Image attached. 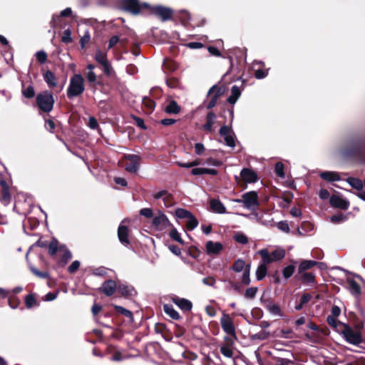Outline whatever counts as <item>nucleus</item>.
<instances>
[{"mask_svg":"<svg viewBox=\"0 0 365 365\" xmlns=\"http://www.w3.org/2000/svg\"><path fill=\"white\" fill-rule=\"evenodd\" d=\"M346 282L349 286V290L353 295H360L361 289L360 285L353 279L347 278Z\"/></svg>","mask_w":365,"mask_h":365,"instance_id":"29","label":"nucleus"},{"mask_svg":"<svg viewBox=\"0 0 365 365\" xmlns=\"http://www.w3.org/2000/svg\"><path fill=\"white\" fill-rule=\"evenodd\" d=\"M31 271L34 275H36V277H38L39 278H41V279H49L50 278V275L48 272L39 271L35 267H31Z\"/></svg>","mask_w":365,"mask_h":365,"instance_id":"54","label":"nucleus"},{"mask_svg":"<svg viewBox=\"0 0 365 365\" xmlns=\"http://www.w3.org/2000/svg\"><path fill=\"white\" fill-rule=\"evenodd\" d=\"M250 269L251 264L245 263V267L243 269V274L242 276V284L244 285H249L250 284Z\"/></svg>","mask_w":365,"mask_h":365,"instance_id":"34","label":"nucleus"},{"mask_svg":"<svg viewBox=\"0 0 365 365\" xmlns=\"http://www.w3.org/2000/svg\"><path fill=\"white\" fill-rule=\"evenodd\" d=\"M220 352L223 356L227 358H232L233 356V351L229 346L228 344H224L220 346Z\"/></svg>","mask_w":365,"mask_h":365,"instance_id":"52","label":"nucleus"},{"mask_svg":"<svg viewBox=\"0 0 365 365\" xmlns=\"http://www.w3.org/2000/svg\"><path fill=\"white\" fill-rule=\"evenodd\" d=\"M269 254H270L272 259L274 262L280 261L285 256V252L284 250H282V249L275 250L272 251V252H269Z\"/></svg>","mask_w":365,"mask_h":365,"instance_id":"39","label":"nucleus"},{"mask_svg":"<svg viewBox=\"0 0 365 365\" xmlns=\"http://www.w3.org/2000/svg\"><path fill=\"white\" fill-rule=\"evenodd\" d=\"M210 206L212 212L215 213L224 214L226 212V207L220 200H210Z\"/></svg>","mask_w":365,"mask_h":365,"instance_id":"23","label":"nucleus"},{"mask_svg":"<svg viewBox=\"0 0 365 365\" xmlns=\"http://www.w3.org/2000/svg\"><path fill=\"white\" fill-rule=\"evenodd\" d=\"M36 60L40 64H43L47 61L48 55L43 51H39L36 53Z\"/></svg>","mask_w":365,"mask_h":365,"instance_id":"56","label":"nucleus"},{"mask_svg":"<svg viewBox=\"0 0 365 365\" xmlns=\"http://www.w3.org/2000/svg\"><path fill=\"white\" fill-rule=\"evenodd\" d=\"M71 38V31L69 29H66L63 31V36L61 37V41L64 43H69L72 42Z\"/></svg>","mask_w":365,"mask_h":365,"instance_id":"57","label":"nucleus"},{"mask_svg":"<svg viewBox=\"0 0 365 365\" xmlns=\"http://www.w3.org/2000/svg\"><path fill=\"white\" fill-rule=\"evenodd\" d=\"M58 244V241L53 238L49 243L48 254L55 259L58 251L63 252L58 264L59 267H64L72 258V254L65 245Z\"/></svg>","mask_w":365,"mask_h":365,"instance_id":"4","label":"nucleus"},{"mask_svg":"<svg viewBox=\"0 0 365 365\" xmlns=\"http://www.w3.org/2000/svg\"><path fill=\"white\" fill-rule=\"evenodd\" d=\"M116 291L120 296L125 298L131 297L137 294V292L134 287L121 283L117 285Z\"/></svg>","mask_w":365,"mask_h":365,"instance_id":"19","label":"nucleus"},{"mask_svg":"<svg viewBox=\"0 0 365 365\" xmlns=\"http://www.w3.org/2000/svg\"><path fill=\"white\" fill-rule=\"evenodd\" d=\"M147 12L159 17L163 21L170 19L173 14V11L171 9L160 5L155 6L150 5V8L147 9Z\"/></svg>","mask_w":365,"mask_h":365,"instance_id":"8","label":"nucleus"},{"mask_svg":"<svg viewBox=\"0 0 365 365\" xmlns=\"http://www.w3.org/2000/svg\"><path fill=\"white\" fill-rule=\"evenodd\" d=\"M222 330L228 335L236 338L235 327L232 319L227 314L223 313L220 319Z\"/></svg>","mask_w":365,"mask_h":365,"instance_id":"11","label":"nucleus"},{"mask_svg":"<svg viewBox=\"0 0 365 365\" xmlns=\"http://www.w3.org/2000/svg\"><path fill=\"white\" fill-rule=\"evenodd\" d=\"M317 264V261L314 260H302L298 267V273H304L305 271L312 268Z\"/></svg>","mask_w":365,"mask_h":365,"instance_id":"27","label":"nucleus"},{"mask_svg":"<svg viewBox=\"0 0 365 365\" xmlns=\"http://www.w3.org/2000/svg\"><path fill=\"white\" fill-rule=\"evenodd\" d=\"M188 255L194 259H197L200 255V251L195 246H190L188 248Z\"/></svg>","mask_w":365,"mask_h":365,"instance_id":"60","label":"nucleus"},{"mask_svg":"<svg viewBox=\"0 0 365 365\" xmlns=\"http://www.w3.org/2000/svg\"><path fill=\"white\" fill-rule=\"evenodd\" d=\"M163 202L165 207H170L175 204V198L173 194L167 192V194L165 195L163 198Z\"/></svg>","mask_w":365,"mask_h":365,"instance_id":"44","label":"nucleus"},{"mask_svg":"<svg viewBox=\"0 0 365 365\" xmlns=\"http://www.w3.org/2000/svg\"><path fill=\"white\" fill-rule=\"evenodd\" d=\"M274 172L278 177L284 178L285 173L284 164L281 162L277 163L274 166Z\"/></svg>","mask_w":365,"mask_h":365,"instance_id":"53","label":"nucleus"},{"mask_svg":"<svg viewBox=\"0 0 365 365\" xmlns=\"http://www.w3.org/2000/svg\"><path fill=\"white\" fill-rule=\"evenodd\" d=\"M347 182L353 188L357 190H361L363 189V182L359 178H349Z\"/></svg>","mask_w":365,"mask_h":365,"instance_id":"37","label":"nucleus"},{"mask_svg":"<svg viewBox=\"0 0 365 365\" xmlns=\"http://www.w3.org/2000/svg\"><path fill=\"white\" fill-rule=\"evenodd\" d=\"M43 78L50 89L58 88L56 93H60L63 90V85H58V79L55 73L51 71L47 70L46 72H44L43 73Z\"/></svg>","mask_w":365,"mask_h":365,"instance_id":"12","label":"nucleus"},{"mask_svg":"<svg viewBox=\"0 0 365 365\" xmlns=\"http://www.w3.org/2000/svg\"><path fill=\"white\" fill-rule=\"evenodd\" d=\"M0 185L1 187L0 201L6 205H9L11 200L9 185L4 180L0 181Z\"/></svg>","mask_w":365,"mask_h":365,"instance_id":"18","label":"nucleus"},{"mask_svg":"<svg viewBox=\"0 0 365 365\" xmlns=\"http://www.w3.org/2000/svg\"><path fill=\"white\" fill-rule=\"evenodd\" d=\"M54 103L55 99L51 91L45 90L36 95V105L43 113H50L53 109Z\"/></svg>","mask_w":365,"mask_h":365,"instance_id":"3","label":"nucleus"},{"mask_svg":"<svg viewBox=\"0 0 365 365\" xmlns=\"http://www.w3.org/2000/svg\"><path fill=\"white\" fill-rule=\"evenodd\" d=\"M235 201L243 203L244 207L249 210H254L259 205L258 195L256 191L245 192L242 195V199H237Z\"/></svg>","mask_w":365,"mask_h":365,"instance_id":"7","label":"nucleus"},{"mask_svg":"<svg viewBox=\"0 0 365 365\" xmlns=\"http://www.w3.org/2000/svg\"><path fill=\"white\" fill-rule=\"evenodd\" d=\"M21 93L22 95L28 99L33 98L35 96V90L32 85L26 87L24 84H23Z\"/></svg>","mask_w":365,"mask_h":365,"instance_id":"35","label":"nucleus"},{"mask_svg":"<svg viewBox=\"0 0 365 365\" xmlns=\"http://www.w3.org/2000/svg\"><path fill=\"white\" fill-rule=\"evenodd\" d=\"M8 302L12 309H16L21 304L20 299L15 295H11L9 297Z\"/></svg>","mask_w":365,"mask_h":365,"instance_id":"55","label":"nucleus"},{"mask_svg":"<svg viewBox=\"0 0 365 365\" xmlns=\"http://www.w3.org/2000/svg\"><path fill=\"white\" fill-rule=\"evenodd\" d=\"M24 303L27 309H31L34 307L39 306V302L36 299V294L35 293L27 294L24 298Z\"/></svg>","mask_w":365,"mask_h":365,"instance_id":"26","label":"nucleus"},{"mask_svg":"<svg viewBox=\"0 0 365 365\" xmlns=\"http://www.w3.org/2000/svg\"><path fill=\"white\" fill-rule=\"evenodd\" d=\"M117 285V283L113 279L106 280L102 283L101 287L98 289V292L107 297H111L115 292Z\"/></svg>","mask_w":365,"mask_h":365,"instance_id":"14","label":"nucleus"},{"mask_svg":"<svg viewBox=\"0 0 365 365\" xmlns=\"http://www.w3.org/2000/svg\"><path fill=\"white\" fill-rule=\"evenodd\" d=\"M143 104L150 112H152L155 107V102L147 96L143 98Z\"/></svg>","mask_w":365,"mask_h":365,"instance_id":"46","label":"nucleus"},{"mask_svg":"<svg viewBox=\"0 0 365 365\" xmlns=\"http://www.w3.org/2000/svg\"><path fill=\"white\" fill-rule=\"evenodd\" d=\"M85 91L84 78L81 74L75 73L70 78V83L67 88V97L73 99L81 96Z\"/></svg>","mask_w":365,"mask_h":365,"instance_id":"5","label":"nucleus"},{"mask_svg":"<svg viewBox=\"0 0 365 365\" xmlns=\"http://www.w3.org/2000/svg\"><path fill=\"white\" fill-rule=\"evenodd\" d=\"M113 308L118 314H121L128 318L129 321L133 320V314L131 311L119 305H113Z\"/></svg>","mask_w":365,"mask_h":365,"instance_id":"30","label":"nucleus"},{"mask_svg":"<svg viewBox=\"0 0 365 365\" xmlns=\"http://www.w3.org/2000/svg\"><path fill=\"white\" fill-rule=\"evenodd\" d=\"M130 230L128 226L120 224L118 228V237L120 242L128 247L130 245V240L129 238Z\"/></svg>","mask_w":365,"mask_h":365,"instance_id":"15","label":"nucleus"},{"mask_svg":"<svg viewBox=\"0 0 365 365\" xmlns=\"http://www.w3.org/2000/svg\"><path fill=\"white\" fill-rule=\"evenodd\" d=\"M165 82L166 85L170 88H178L180 86V80L173 76L167 78Z\"/></svg>","mask_w":365,"mask_h":365,"instance_id":"43","label":"nucleus"},{"mask_svg":"<svg viewBox=\"0 0 365 365\" xmlns=\"http://www.w3.org/2000/svg\"><path fill=\"white\" fill-rule=\"evenodd\" d=\"M265 307L270 313L275 315L282 316L281 309L278 304L269 302L266 304Z\"/></svg>","mask_w":365,"mask_h":365,"instance_id":"38","label":"nucleus"},{"mask_svg":"<svg viewBox=\"0 0 365 365\" xmlns=\"http://www.w3.org/2000/svg\"><path fill=\"white\" fill-rule=\"evenodd\" d=\"M153 225L158 230H164L169 226H172L168 217L161 211H159L158 215L153 217Z\"/></svg>","mask_w":365,"mask_h":365,"instance_id":"13","label":"nucleus"},{"mask_svg":"<svg viewBox=\"0 0 365 365\" xmlns=\"http://www.w3.org/2000/svg\"><path fill=\"white\" fill-rule=\"evenodd\" d=\"M226 86L224 85L215 84L212 86L208 91L207 96H213L218 99L222 97L226 92Z\"/></svg>","mask_w":365,"mask_h":365,"instance_id":"22","label":"nucleus"},{"mask_svg":"<svg viewBox=\"0 0 365 365\" xmlns=\"http://www.w3.org/2000/svg\"><path fill=\"white\" fill-rule=\"evenodd\" d=\"M257 287H252L247 288L245 292V297L247 299H253L257 292Z\"/></svg>","mask_w":365,"mask_h":365,"instance_id":"58","label":"nucleus"},{"mask_svg":"<svg viewBox=\"0 0 365 365\" xmlns=\"http://www.w3.org/2000/svg\"><path fill=\"white\" fill-rule=\"evenodd\" d=\"M169 235H170V238L173 239V240L179 242L181 245H184V243H185L184 240L181 238V237L176 228L173 227L170 230Z\"/></svg>","mask_w":365,"mask_h":365,"instance_id":"51","label":"nucleus"},{"mask_svg":"<svg viewBox=\"0 0 365 365\" xmlns=\"http://www.w3.org/2000/svg\"><path fill=\"white\" fill-rule=\"evenodd\" d=\"M180 106L175 101H171L169 104L166 106L165 111L168 114H178L180 112Z\"/></svg>","mask_w":365,"mask_h":365,"instance_id":"31","label":"nucleus"},{"mask_svg":"<svg viewBox=\"0 0 365 365\" xmlns=\"http://www.w3.org/2000/svg\"><path fill=\"white\" fill-rule=\"evenodd\" d=\"M268 75L267 69L258 68L255 71V76L257 79H262Z\"/></svg>","mask_w":365,"mask_h":365,"instance_id":"61","label":"nucleus"},{"mask_svg":"<svg viewBox=\"0 0 365 365\" xmlns=\"http://www.w3.org/2000/svg\"><path fill=\"white\" fill-rule=\"evenodd\" d=\"M223 245L220 242L209 240L205 244V252L208 255H217L223 250Z\"/></svg>","mask_w":365,"mask_h":365,"instance_id":"16","label":"nucleus"},{"mask_svg":"<svg viewBox=\"0 0 365 365\" xmlns=\"http://www.w3.org/2000/svg\"><path fill=\"white\" fill-rule=\"evenodd\" d=\"M172 302L176 304L182 312H190L192 308V303L185 298H180L175 296L172 298Z\"/></svg>","mask_w":365,"mask_h":365,"instance_id":"21","label":"nucleus"},{"mask_svg":"<svg viewBox=\"0 0 365 365\" xmlns=\"http://www.w3.org/2000/svg\"><path fill=\"white\" fill-rule=\"evenodd\" d=\"M228 284L231 289H232L237 294H241L242 291V282H235L233 280L229 279L227 280Z\"/></svg>","mask_w":365,"mask_h":365,"instance_id":"50","label":"nucleus"},{"mask_svg":"<svg viewBox=\"0 0 365 365\" xmlns=\"http://www.w3.org/2000/svg\"><path fill=\"white\" fill-rule=\"evenodd\" d=\"M232 132L231 126L224 125H222L219 130V134L221 136L225 137L230 135V133Z\"/></svg>","mask_w":365,"mask_h":365,"instance_id":"64","label":"nucleus"},{"mask_svg":"<svg viewBox=\"0 0 365 365\" xmlns=\"http://www.w3.org/2000/svg\"><path fill=\"white\" fill-rule=\"evenodd\" d=\"M245 267V262L242 259H237L230 267V269L235 272H240Z\"/></svg>","mask_w":365,"mask_h":365,"instance_id":"36","label":"nucleus"},{"mask_svg":"<svg viewBox=\"0 0 365 365\" xmlns=\"http://www.w3.org/2000/svg\"><path fill=\"white\" fill-rule=\"evenodd\" d=\"M302 280L303 282L308 284H314L315 283V275L312 272H304L302 273Z\"/></svg>","mask_w":365,"mask_h":365,"instance_id":"48","label":"nucleus"},{"mask_svg":"<svg viewBox=\"0 0 365 365\" xmlns=\"http://www.w3.org/2000/svg\"><path fill=\"white\" fill-rule=\"evenodd\" d=\"M241 95V91L237 86H233L231 88V95L227 98V101L230 104H235Z\"/></svg>","mask_w":365,"mask_h":365,"instance_id":"28","label":"nucleus"},{"mask_svg":"<svg viewBox=\"0 0 365 365\" xmlns=\"http://www.w3.org/2000/svg\"><path fill=\"white\" fill-rule=\"evenodd\" d=\"M86 77L90 86L93 83V82H96L98 78L97 75L93 72V71H88L86 73Z\"/></svg>","mask_w":365,"mask_h":365,"instance_id":"63","label":"nucleus"},{"mask_svg":"<svg viewBox=\"0 0 365 365\" xmlns=\"http://www.w3.org/2000/svg\"><path fill=\"white\" fill-rule=\"evenodd\" d=\"M233 239L238 243L246 245L248 243V237L242 232H237L234 235Z\"/></svg>","mask_w":365,"mask_h":365,"instance_id":"47","label":"nucleus"},{"mask_svg":"<svg viewBox=\"0 0 365 365\" xmlns=\"http://www.w3.org/2000/svg\"><path fill=\"white\" fill-rule=\"evenodd\" d=\"M344 327L341 331L344 339L349 344L359 345L363 342V336L359 331L354 330L349 324H342Z\"/></svg>","mask_w":365,"mask_h":365,"instance_id":"6","label":"nucleus"},{"mask_svg":"<svg viewBox=\"0 0 365 365\" xmlns=\"http://www.w3.org/2000/svg\"><path fill=\"white\" fill-rule=\"evenodd\" d=\"M269 336V333L266 331H261L252 336L253 339L265 340Z\"/></svg>","mask_w":365,"mask_h":365,"instance_id":"59","label":"nucleus"},{"mask_svg":"<svg viewBox=\"0 0 365 365\" xmlns=\"http://www.w3.org/2000/svg\"><path fill=\"white\" fill-rule=\"evenodd\" d=\"M216 118L217 115L212 110L209 111L205 116V123L202 125V129L207 133H212Z\"/></svg>","mask_w":365,"mask_h":365,"instance_id":"20","label":"nucleus"},{"mask_svg":"<svg viewBox=\"0 0 365 365\" xmlns=\"http://www.w3.org/2000/svg\"><path fill=\"white\" fill-rule=\"evenodd\" d=\"M329 203L331 207L344 210H346L349 207V201L343 199L337 195H333L331 196Z\"/></svg>","mask_w":365,"mask_h":365,"instance_id":"17","label":"nucleus"},{"mask_svg":"<svg viewBox=\"0 0 365 365\" xmlns=\"http://www.w3.org/2000/svg\"><path fill=\"white\" fill-rule=\"evenodd\" d=\"M235 181L238 185L241 182L254 183L258 180L257 174L250 168H243L240 172V176H235Z\"/></svg>","mask_w":365,"mask_h":365,"instance_id":"9","label":"nucleus"},{"mask_svg":"<svg viewBox=\"0 0 365 365\" xmlns=\"http://www.w3.org/2000/svg\"><path fill=\"white\" fill-rule=\"evenodd\" d=\"M255 274L257 281L262 280L267 274V267L263 263L260 262L257 268Z\"/></svg>","mask_w":365,"mask_h":365,"instance_id":"32","label":"nucleus"},{"mask_svg":"<svg viewBox=\"0 0 365 365\" xmlns=\"http://www.w3.org/2000/svg\"><path fill=\"white\" fill-rule=\"evenodd\" d=\"M198 224H199L198 220L193 215V214H192L191 216H190L187 218V223H186V228L188 230L191 231V230H194L195 227H197Z\"/></svg>","mask_w":365,"mask_h":365,"instance_id":"42","label":"nucleus"},{"mask_svg":"<svg viewBox=\"0 0 365 365\" xmlns=\"http://www.w3.org/2000/svg\"><path fill=\"white\" fill-rule=\"evenodd\" d=\"M163 311L167 315L174 320H180L182 319L179 313L174 309L172 304H164Z\"/></svg>","mask_w":365,"mask_h":365,"instance_id":"24","label":"nucleus"},{"mask_svg":"<svg viewBox=\"0 0 365 365\" xmlns=\"http://www.w3.org/2000/svg\"><path fill=\"white\" fill-rule=\"evenodd\" d=\"M295 271V265L289 264L285 267L282 270V275L284 279H288L292 276Z\"/></svg>","mask_w":365,"mask_h":365,"instance_id":"45","label":"nucleus"},{"mask_svg":"<svg viewBox=\"0 0 365 365\" xmlns=\"http://www.w3.org/2000/svg\"><path fill=\"white\" fill-rule=\"evenodd\" d=\"M192 213L187 210L183 208H178L175 210V215L178 218L180 219H187L190 216H191Z\"/></svg>","mask_w":365,"mask_h":365,"instance_id":"49","label":"nucleus"},{"mask_svg":"<svg viewBox=\"0 0 365 365\" xmlns=\"http://www.w3.org/2000/svg\"><path fill=\"white\" fill-rule=\"evenodd\" d=\"M327 322L328 323V324L329 326H331V327L333 328H336L337 325L338 324H341L342 325V323H341L340 322H339L337 319H336V317H332L331 315H329L327 318Z\"/></svg>","mask_w":365,"mask_h":365,"instance_id":"62","label":"nucleus"},{"mask_svg":"<svg viewBox=\"0 0 365 365\" xmlns=\"http://www.w3.org/2000/svg\"><path fill=\"white\" fill-rule=\"evenodd\" d=\"M123 159L128 160L129 163H125V170L130 173H135L140 168L141 158L135 154H124Z\"/></svg>","mask_w":365,"mask_h":365,"instance_id":"10","label":"nucleus"},{"mask_svg":"<svg viewBox=\"0 0 365 365\" xmlns=\"http://www.w3.org/2000/svg\"><path fill=\"white\" fill-rule=\"evenodd\" d=\"M101 66L103 67L102 70H103L104 74L107 77H113V76H115V72L113 70V68L109 61L103 63Z\"/></svg>","mask_w":365,"mask_h":365,"instance_id":"40","label":"nucleus"},{"mask_svg":"<svg viewBox=\"0 0 365 365\" xmlns=\"http://www.w3.org/2000/svg\"><path fill=\"white\" fill-rule=\"evenodd\" d=\"M343 154L365 165V136L356 135L349 138L343 148Z\"/></svg>","mask_w":365,"mask_h":365,"instance_id":"1","label":"nucleus"},{"mask_svg":"<svg viewBox=\"0 0 365 365\" xmlns=\"http://www.w3.org/2000/svg\"><path fill=\"white\" fill-rule=\"evenodd\" d=\"M320 178L328 182H335L340 180L339 173L332 171H324L319 175Z\"/></svg>","mask_w":365,"mask_h":365,"instance_id":"25","label":"nucleus"},{"mask_svg":"<svg viewBox=\"0 0 365 365\" xmlns=\"http://www.w3.org/2000/svg\"><path fill=\"white\" fill-rule=\"evenodd\" d=\"M94 58L100 65H103L108 61L106 53L102 52L100 50L96 52Z\"/></svg>","mask_w":365,"mask_h":365,"instance_id":"41","label":"nucleus"},{"mask_svg":"<svg viewBox=\"0 0 365 365\" xmlns=\"http://www.w3.org/2000/svg\"><path fill=\"white\" fill-rule=\"evenodd\" d=\"M118 7L125 12L137 16L147 11L150 4L146 2L141 3L139 0H119Z\"/></svg>","mask_w":365,"mask_h":365,"instance_id":"2","label":"nucleus"},{"mask_svg":"<svg viewBox=\"0 0 365 365\" xmlns=\"http://www.w3.org/2000/svg\"><path fill=\"white\" fill-rule=\"evenodd\" d=\"M259 254L261 256V262L267 266V264L274 262L272 259L269 252L267 249H262L259 251Z\"/></svg>","mask_w":365,"mask_h":365,"instance_id":"33","label":"nucleus"}]
</instances>
